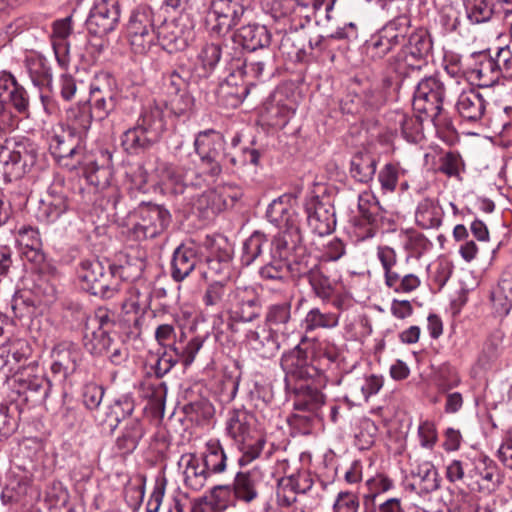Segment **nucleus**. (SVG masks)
I'll list each match as a JSON object with an SVG mask.
<instances>
[{"label": "nucleus", "instance_id": "obj_55", "mask_svg": "<svg viewBox=\"0 0 512 512\" xmlns=\"http://www.w3.org/2000/svg\"><path fill=\"white\" fill-rule=\"evenodd\" d=\"M291 263L272 259L260 269V276L267 280H284L288 277Z\"/></svg>", "mask_w": 512, "mask_h": 512}, {"label": "nucleus", "instance_id": "obj_24", "mask_svg": "<svg viewBox=\"0 0 512 512\" xmlns=\"http://www.w3.org/2000/svg\"><path fill=\"white\" fill-rule=\"evenodd\" d=\"M236 42L248 51L269 49L271 34L267 28L259 24H249L242 26L234 35Z\"/></svg>", "mask_w": 512, "mask_h": 512}, {"label": "nucleus", "instance_id": "obj_51", "mask_svg": "<svg viewBox=\"0 0 512 512\" xmlns=\"http://www.w3.org/2000/svg\"><path fill=\"white\" fill-rule=\"evenodd\" d=\"M267 244L266 237L259 233H253L243 244L241 261L244 265L252 264L262 253L263 247Z\"/></svg>", "mask_w": 512, "mask_h": 512}, {"label": "nucleus", "instance_id": "obj_2", "mask_svg": "<svg viewBox=\"0 0 512 512\" xmlns=\"http://www.w3.org/2000/svg\"><path fill=\"white\" fill-rule=\"evenodd\" d=\"M448 92V85L439 78H425L416 87L413 108L429 117L435 126H442L445 124L442 118V105Z\"/></svg>", "mask_w": 512, "mask_h": 512}, {"label": "nucleus", "instance_id": "obj_28", "mask_svg": "<svg viewBox=\"0 0 512 512\" xmlns=\"http://www.w3.org/2000/svg\"><path fill=\"white\" fill-rule=\"evenodd\" d=\"M219 490L227 492L233 490L235 497L246 503L252 502L258 496L256 481L249 472H238L232 485H217L213 487L212 495H215Z\"/></svg>", "mask_w": 512, "mask_h": 512}, {"label": "nucleus", "instance_id": "obj_7", "mask_svg": "<svg viewBox=\"0 0 512 512\" xmlns=\"http://www.w3.org/2000/svg\"><path fill=\"white\" fill-rule=\"evenodd\" d=\"M155 33L152 10L148 7L134 10L127 25V34L135 53H145L154 44Z\"/></svg>", "mask_w": 512, "mask_h": 512}, {"label": "nucleus", "instance_id": "obj_62", "mask_svg": "<svg viewBox=\"0 0 512 512\" xmlns=\"http://www.w3.org/2000/svg\"><path fill=\"white\" fill-rule=\"evenodd\" d=\"M467 13L473 23H483L491 18L493 8L487 0H471L467 5Z\"/></svg>", "mask_w": 512, "mask_h": 512}, {"label": "nucleus", "instance_id": "obj_11", "mask_svg": "<svg viewBox=\"0 0 512 512\" xmlns=\"http://www.w3.org/2000/svg\"><path fill=\"white\" fill-rule=\"evenodd\" d=\"M500 484V475L496 464L487 457H478L471 462L467 474V485L472 490L490 494Z\"/></svg>", "mask_w": 512, "mask_h": 512}, {"label": "nucleus", "instance_id": "obj_14", "mask_svg": "<svg viewBox=\"0 0 512 512\" xmlns=\"http://www.w3.org/2000/svg\"><path fill=\"white\" fill-rule=\"evenodd\" d=\"M432 50V40L428 33L424 30H419L412 33L408 42L402 47L397 55L399 62H402L405 67L411 69H418L424 62Z\"/></svg>", "mask_w": 512, "mask_h": 512}, {"label": "nucleus", "instance_id": "obj_56", "mask_svg": "<svg viewBox=\"0 0 512 512\" xmlns=\"http://www.w3.org/2000/svg\"><path fill=\"white\" fill-rule=\"evenodd\" d=\"M377 258L379 259L385 276V282H392L396 278L397 255L393 248L389 246H380L377 249Z\"/></svg>", "mask_w": 512, "mask_h": 512}, {"label": "nucleus", "instance_id": "obj_37", "mask_svg": "<svg viewBox=\"0 0 512 512\" xmlns=\"http://www.w3.org/2000/svg\"><path fill=\"white\" fill-rule=\"evenodd\" d=\"M44 127L42 130L45 132V136L49 143V150L51 154L59 161L66 158H73L78 154L76 146L67 143L61 136L53 133V121L43 120Z\"/></svg>", "mask_w": 512, "mask_h": 512}, {"label": "nucleus", "instance_id": "obj_45", "mask_svg": "<svg viewBox=\"0 0 512 512\" xmlns=\"http://www.w3.org/2000/svg\"><path fill=\"white\" fill-rule=\"evenodd\" d=\"M275 64V54L270 50H263L261 56H251L244 62V73L260 78L265 70L272 71Z\"/></svg>", "mask_w": 512, "mask_h": 512}, {"label": "nucleus", "instance_id": "obj_16", "mask_svg": "<svg viewBox=\"0 0 512 512\" xmlns=\"http://www.w3.org/2000/svg\"><path fill=\"white\" fill-rule=\"evenodd\" d=\"M307 222L311 229L320 236L330 234L336 224L334 209L323 203L318 197L310 198L305 205Z\"/></svg>", "mask_w": 512, "mask_h": 512}, {"label": "nucleus", "instance_id": "obj_59", "mask_svg": "<svg viewBox=\"0 0 512 512\" xmlns=\"http://www.w3.org/2000/svg\"><path fill=\"white\" fill-rule=\"evenodd\" d=\"M203 343L204 339L197 336L192 338L184 348L171 346L170 350L179 357L184 366H189L194 362L197 353L203 346Z\"/></svg>", "mask_w": 512, "mask_h": 512}, {"label": "nucleus", "instance_id": "obj_41", "mask_svg": "<svg viewBox=\"0 0 512 512\" xmlns=\"http://www.w3.org/2000/svg\"><path fill=\"white\" fill-rule=\"evenodd\" d=\"M504 334L501 331H495L489 335L483 344L481 353L478 356V364L482 368L489 367L495 362L502 353Z\"/></svg>", "mask_w": 512, "mask_h": 512}, {"label": "nucleus", "instance_id": "obj_38", "mask_svg": "<svg viewBox=\"0 0 512 512\" xmlns=\"http://www.w3.org/2000/svg\"><path fill=\"white\" fill-rule=\"evenodd\" d=\"M415 221L423 229L438 227L441 223V209L432 199L422 200L416 209Z\"/></svg>", "mask_w": 512, "mask_h": 512}, {"label": "nucleus", "instance_id": "obj_9", "mask_svg": "<svg viewBox=\"0 0 512 512\" xmlns=\"http://www.w3.org/2000/svg\"><path fill=\"white\" fill-rule=\"evenodd\" d=\"M224 138L221 133L208 129L198 133L194 147L202 163L209 166V174L218 176L221 171V156L224 149Z\"/></svg>", "mask_w": 512, "mask_h": 512}, {"label": "nucleus", "instance_id": "obj_23", "mask_svg": "<svg viewBox=\"0 0 512 512\" xmlns=\"http://www.w3.org/2000/svg\"><path fill=\"white\" fill-rule=\"evenodd\" d=\"M302 241L299 227L281 230L272 240L270 258L290 262L291 254L300 249Z\"/></svg>", "mask_w": 512, "mask_h": 512}, {"label": "nucleus", "instance_id": "obj_47", "mask_svg": "<svg viewBox=\"0 0 512 512\" xmlns=\"http://www.w3.org/2000/svg\"><path fill=\"white\" fill-rule=\"evenodd\" d=\"M339 316L336 313H323L319 308L309 310L304 318L306 331H313L319 328H334L338 325Z\"/></svg>", "mask_w": 512, "mask_h": 512}, {"label": "nucleus", "instance_id": "obj_8", "mask_svg": "<svg viewBox=\"0 0 512 512\" xmlns=\"http://www.w3.org/2000/svg\"><path fill=\"white\" fill-rule=\"evenodd\" d=\"M245 340L249 347L262 358H272L279 349L290 343V339L282 332L267 325H262L250 329L245 334Z\"/></svg>", "mask_w": 512, "mask_h": 512}, {"label": "nucleus", "instance_id": "obj_15", "mask_svg": "<svg viewBox=\"0 0 512 512\" xmlns=\"http://www.w3.org/2000/svg\"><path fill=\"white\" fill-rule=\"evenodd\" d=\"M244 12L241 4L233 0H212L210 15L216 22L212 26V31L217 34L227 33L239 23Z\"/></svg>", "mask_w": 512, "mask_h": 512}, {"label": "nucleus", "instance_id": "obj_64", "mask_svg": "<svg viewBox=\"0 0 512 512\" xmlns=\"http://www.w3.org/2000/svg\"><path fill=\"white\" fill-rule=\"evenodd\" d=\"M501 78L512 79V52L509 47L499 48L493 57Z\"/></svg>", "mask_w": 512, "mask_h": 512}, {"label": "nucleus", "instance_id": "obj_46", "mask_svg": "<svg viewBox=\"0 0 512 512\" xmlns=\"http://www.w3.org/2000/svg\"><path fill=\"white\" fill-rule=\"evenodd\" d=\"M493 306L499 314L506 315L512 308V278L500 280L491 296Z\"/></svg>", "mask_w": 512, "mask_h": 512}, {"label": "nucleus", "instance_id": "obj_35", "mask_svg": "<svg viewBox=\"0 0 512 512\" xmlns=\"http://www.w3.org/2000/svg\"><path fill=\"white\" fill-rule=\"evenodd\" d=\"M66 209V197L55 189H50L45 197L41 198L39 201V217H42L47 221H54L64 213Z\"/></svg>", "mask_w": 512, "mask_h": 512}, {"label": "nucleus", "instance_id": "obj_42", "mask_svg": "<svg viewBox=\"0 0 512 512\" xmlns=\"http://www.w3.org/2000/svg\"><path fill=\"white\" fill-rule=\"evenodd\" d=\"M110 331L88 329L85 327L84 346L91 353L101 355L109 352L113 344V340L109 336Z\"/></svg>", "mask_w": 512, "mask_h": 512}, {"label": "nucleus", "instance_id": "obj_21", "mask_svg": "<svg viewBox=\"0 0 512 512\" xmlns=\"http://www.w3.org/2000/svg\"><path fill=\"white\" fill-rule=\"evenodd\" d=\"M178 465L183 470L186 487L194 491H200L211 475L195 453L183 454Z\"/></svg>", "mask_w": 512, "mask_h": 512}, {"label": "nucleus", "instance_id": "obj_5", "mask_svg": "<svg viewBox=\"0 0 512 512\" xmlns=\"http://www.w3.org/2000/svg\"><path fill=\"white\" fill-rule=\"evenodd\" d=\"M137 214L138 220L131 229L137 240L156 238L168 228L171 222L169 211L159 205H142Z\"/></svg>", "mask_w": 512, "mask_h": 512}, {"label": "nucleus", "instance_id": "obj_25", "mask_svg": "<svg viewBox=\"0 0 512 512\" xmlns=\"http://www.w3.org/2000/svg\"><path fill=\"white\" fill-rule=\"evenodd\" d=\"M153 288L151 283L144 281L134 282L127 289L126 298L121 306L125 313L145 312L151 306Z\"/></svg>", "mask_w": 512, "mask_h": 512}, {"label": "nucleus", "instance_id": "obj_18", "mask_svg": "<svg viewBox=\"0 0 512 512\" xmlns=\"http://www.w3.org/2000/svg\"><path fill=\"white\" fill-rule=\"evenodd\" d=\"M281 367L287 381L307 380L317 374V369L309 363L307 352L299 344L282 356Z\"/></svg>", "mask_w": 512, "mask_h": 512}, {"label": "nucleus", "instance_id": "obj_48", "mask_svg": "<svg viewBox=\"0 0 512 512\" xmlns=\"http://www.w3.org/2000/svg\"><path fill=\"white\" fill-rule=\"evenodd\" d=\"M154 174L159 182L166 186H178L183 182L182 171L166 160H156Z\"/></svg>", "mask_w": 512, "mask_h": 512}, {"label": "nucleus", "instance_id": "obj_63", "mask_svg": "<svg viewBox=\"0 0 512 512\" xmlns=\"http://www.w3.org/2000/svg\"><path fill=\"white\" fill-rule=\"evenodd\" d=\"M358 496L349 491H341L338 493L334 504V512H358L359 510Z\"/></svg>", "mask_w": 512, "mask_h": 512}, {"label": "nucleus", "instance_id": "obj_19", "mask_svg": "<svg viewBox=\"0 0 512 512\" xmlns=\"http://www.w3.org/2000/svg\"><path fill=\"white\" fill-rule=\"evenodd\" d=\"M312 484V479L306 473L281 478L276 491L277 504L281 507H290L296 502L297 495L306 493Z\"/></svg>", "mask_w": 512, "mask_h": 512}, {"label": "nucleus", "instance_id": "obj_49", "mask_svg": "<svg viewBox=\"0 0 512 512\" xmlns=\"http://www.w3.org/2000/svg\"><path fill=\"white\" fill-rule=\"evenodd\" d=\"M236 445L242 453V456L239 458V464L244 466L260 456L265 445V439L257 432L253 436H250L248 440H245L243 443H237Z\"/></svg>", "mask_w": 512, "mask_h": 512}, {"label": "nucleus", "instance_id": "obj_22", "mask_svg": "<svg viewBox=\"0 0 512 512\" xmlns=\"http://www.w3.org/2000/svg\"><path fill=\"white\" fill-rule=\"evenodd\" d=\"M266 215L269 221L279 226L281 230L299 227L296 210L288 196L273 200L267 208Z\"/></svg>", "mask_w": 512, "mask_h": 512}, {"label": "nucleus", "instance_id": "obj_50", "mask_svg": "<svg viewBox=\"0 0 512 512\" xmlns=\"http://www.w3.org/2000/svg\"><path fill=\"white\" fill-rule=\"evenodd\" d=\"M409 27V20L407 17H398L397 19L389 22L381 30L386 40L389 42L391 49L400 45L405 41L406 33Z\"/></svg>", "mask_w": 512, "mask_h": 512}, {"label": "nucleus", "instance_id": "obj_61", "mask_svg": "<svg viewBox=\"0 0 512 512\" xmlns=\"http://www.w3.org/2000/svg\"><path fill=\"white\" fill-rule=\"evenodd\" d=\"M114 314L105 307H99L95 310L93 316L87 319L86 326L88 329H98L111 331L114 327Z\"/></svg>", "mask_w": 512, "mask_h": 512}, {"label": "nucleus", "instance_id": "obj_58", "mask_svg": "<svg viewBox=\"0 0 512 512\" xmlns=\"http://www.w3.org/2000/svg\"><path fill=\"white\" fill-rule=\"evenodd\" d=\"M221 55L222 48L220 43H206L202 46L198 54V60L203 69L212 71L220 61Z\"/></svg>", "mask_w": 512, "mask_h": 512}, {"label": "nucleus", "instance_id": "obj_20", "mask_svg": "<svg viewBox=\"0 0 512 512\" xmlns=\"http://www.w3.org/2000/svg\"><path fill=\"white\" fill-rule=\"evenodd\" d=\"M254 416L244 409H235L229 413L226 421V433L235 444L243 443L257 431Z\"/></svg>", "mask_w": 512, "mask_h": 512}, {"label": "nucleus", "instance_id": "obj_3", "mask_svg": "<svg viewBox=\"0 0 512 512\" xmlns=\"http://www.w3.org/2000/svg\"><path fill=\"white\" fill-rule=\"evenodd\" d=\"M81 287L93 295L111 298L119 290L112 266L107 268L99 260H84L78 269Z\"/></svg>", "mask_w": 512, "mask_h": 512}, {"label": "nucleus", "instance_id": "obj_39", "mask_svg": "<svg viewBox=\"0 0 512 512\" xmlns=\"http://www.w3.org/2000/svg\"><path fill=\"white\" fill-rule=\"evenodd\" d=\"M144 261L137 256L127 255L124 263L112 266V271L115 274V279H119L131 282L143 281L141 279L142 272L144 270Z\"/></svg>", "mask_w": 512, "mask_h": 512}, {"label": "nucleus", "instance_id": "obj_40", "mask_svg": "<svg viewBox=\"0 0 512 512\" xmlns=\"http://www.w3.org/2000/svg\"><path fill=\"white\" fill-rule=\"evenodd\" d=\"M144 435V429L138 419H130L126 422L121 436L117 439V447L126 453L136 449Z\"/></svg>", "mask_w": 512, "mask_h": 512}, {"label": "nucleus", "instance_id": "obj_13", "mask_svg": "<svg viewBox=\"0 0 512 512\" xmlns=\"http://www.w3.org/2000/svg\"><path fill=\"white\" fill-rule=\"evenodd\" d=\"M294 294L289 293L281 301L271 302L267 305L264 314V322L282 332L290 340L296 338V330L292 318V302Z\"/></svg>", "mask_w": 512, "mask_h": 512}, {"label": "nucleus", "instance_id": "obj_52", "mask_svg": "<svg viewBox=\"0 0 512 512\" xmlns=\"http://www.w3.org/2000/svg\"><path fill=\"white\" fill-rule=\"evenodd\" d=\"M229 291L222 281H214L206 288L202 301L207 307L222 306L225 309V301Z\"/></svg>", "mask_w": 512, "mask_h": 512}, {"label": "nucleus", "instance_id": "obj_29", "mask_svg": "<svg viewBox=\"0 0 512 512\" xmlns=\"http://www.w3.org/2000/svg\"><path fill=\"white\" fill-rule=\"evenodd\" d=\"M383 384L384 380L381 376L357 377L347 384V393L354 401H367L370 396L380 391Z\"/></svg>", "mask_w": 512, "mask_h": 512}, {"label": "nucleus", "instance_id": "obj_33", "mask_svg": "<svg viewBox=\"0 0 512 512\" xmlns=\"http://www.w3.org/2000/svg\"><path fill=\"white\" fill-rule=\"evenodd\" d=\"M325 402V396L317 388L299 384L294 388V408L301 411H315Z\"/></svg>", "mask_w": 512, "mask_h": 512}, {"label": "nucleus", "instance_id": "obj_17", "mask_svg": "<svg viewBox=\"0 0 512 512\" xmlns=\"http://www.w3.org/2000/svg\"><path fill=\"white\" fill-rule=\"evenodd\" d=\"M358 210L360 218L357 228L360 230L367 225L363 233L359 232L362 239L371 238L376 234L379 223L382 220L381 208L376 197L370 192H363L358 197Z\"/></svg>", "mask_w": 512, "mask_h": 512}, {"label": "nucleus", "instance_id": "obj_30", "mask_svg": "<svg viewBox=\"0 0 512 512\" xmlns=\"http://www.w3.org/2000/svg\"><path fill=\"white\" fill-rule=\"evenodd\" d=\"M202 460L210 474H222L227 470L228 458L219 439L211 438L205 443Z\"/></svg>", "mask_w": 512, "mask_h": 512}, {"label": "nucleus", "instance_id": "obj_54", "mask_svg": "<svg viewBox=\"0 0 512 512\" xmlns=\"http://www.w3.org/2000/svg\"><path fill=\"white\" fill-rule=\"evenodd\" d=\"M230 264L227 260H220L218 258H209L206 262V269L202 271V276L205 280L222 281L228 276Z\"/></svg>", "mask_w": 512, "mask_h": 512}, {"label": "nucleus", "instance_id": "obj_26", "mask_svg": "<svg viewBox=\"0 0 512 512\" xmlns=\"http://www.w3.org/2000/svg\"><path fill=\"white\" fill-rule=\"evenodd\" d=\"M199 262L195 247L188 245L179 246L173 253L171 263V276L176 282L186 279L197 267Z\"/></svg>", "mask_w": 512, "mask_h": 512}, {"label": "nucleus", "instance_id": "obj_10", "mask_svg": "<svg viewBox=\"0 0 512 512\" xmlns=\"http://www.w3.org/2000/svg\"><path fill=\"white\" fill-rule=\"evenodd\" d=\"M192 38V28L182 18L164 21L155 33V40L169 53L184 50Z\"/></svg>", "mask_w": 512, "mask_h": 512}, {"label": "nucleus", "instance_id": "obj_1", "mask_svg": "<svg viewBox=\"0 0 512 512\" xmlns=\"http://www.w3.org/2000/svg\"><path fill=\"white\" fill-rule=\"evenodd\" d=\"M165 130L162 109L149 105L142 110L136 126L124 133L123 145L127 150L148 149L161 139Z\"/></svg>", "mask_w": 512, "mask_h": 512}, {"label": "nucleus", "instance_id": "obj_53", "mask_svg": "<svg viewBox=\"0 0 512 512\" xmlns=\"http://www.w3.org/2000/svg\"><path fill=\"white\" fill-rule=\"evenodd\" d=\"M193 104V97L188 93V91H184L170 95L166 102V107L172 114L180 117L187 115L192 110Z\"/></svg>", "mask_w": 512, "mask_h": 512}, {"label": "nucleus", "instance_id": "obj_31", "mask_svg": "<svg viewBox=\"0 0 512 512\" xmlns=\"http://www.w3.org/2000/svg\"><path fill=\"white\" fill-rule=\"evenodd\" d=\"M456 108L463 118L477 121L484 114L485 101L477 91L470 89L459 95Z\"/></svg>", "mask_w": 512, "mask_h": 512}, {"label": "nucleus", "instance_id": "obj_44", "mask_svg": "<svg viewBox=\"0 0 512 512\" xmlns=\"http://www.w3.org/2000/svg\"><path fill=\"white\" fill-rule=\"evenodd\" d=\"M414 477L419 479V486L422 492L430 493L436 491L440 487L439 474L435 466L424 461L416 467V471L412 472Z\"/></svg>", "mask_w": 512, "mask_h": 512}, {"label": "nucleus", "instance_id": "obj_60", "mask_svg": "<svg viewBox=\"0 0 512 512\" xmlns=\"http://www.w3.org/2000/svg\"><path fill=\"white\" fill-rule=\"evenodd\" d=\"M469 459H453L446 466V478L450 483L467 482L468 470L471 468Z\"/></svg>", "mask_w": 512, "mask_h": 512}, {"label": "nucleus", "instance_id": "obj_34", "mask_svg": "<svg viewBox=\"0 0 512 512\" xmlns=\"http://www.w3.org/2000/svg\"><path fill=\"white\" fill-rule=\"evenodd\" d=\"M307 280L314 295L323 301L330 300L336 291V282L325 272L323 266L318 270H306Z\"/></svg>", "mask_w": 512, "mask_h": 512}, {"label": "nucleus", "instance_id": "obj_57", "mask_svg": "<svg viewBox=\"0 0 512 512\" xmlns=\"http://www.w3.org/2000/svg\"><path fill=\"white\" fill-rule=\"evenodd\" d=\"M400 169L398 164L387 163L378 173V181L381 190L385 193H393L396 190L399 180Z\"/></svg>", "mask_w": 512, "mask_h": 512}, {"label": "nucleus", "instance_id": "obj_12", "mask_svg": "<svg viewBox=\"0 0 512 512\" xmlns=\"http://www.w3.org/2000/svg\"><path fill=\"white\" fill-rule=\"evenodd\" d=\"M119 18L116 0H99L91 8L86 25L91 34L105 36L116 28Z\"/></svg>", "mask_w": 512, "mask_h": 512}, {"label": "nucleus", "instance_id": "obj_32", "mask_svg": "<svg viewBox=\"0 0 512 512\" xmlns=\"http://www.w3.org/2000/svg\"><path fill=\"white\" fill-rule=\"evenodd\" d=\"M377 161L369 152H357L350 162V175L360 183H369L374 178Z\"/></svg>", "mask_w": 512, "mask_h": 512}, {"label": "nucleus", "instance_id": "obj_4", "mask_svg": "<svg viewBox=\"0 0 512 512\" xmlns=\"http://www.w3.org/2000/svg\"><path fill=\"white\" fill-rule=\"evenodd\" d=\"M116 81L108 73H99L90 85V118L105 119L116 106Z\"/></svg>", "mask_w": 512, "mask_h": 512}, {"label": "nucleus", "instance_id": "obj_36", "mask_svg": "<svg viewBox=\"0 0 512 512\" xmlns=\"http://www.w3.org/2000/svg\"><path fill=\"white\" fill-rule=\"evenodd\" d=\"M52 357V371L54 373H63L66 376L75 371L79 353L72 346L61 344L53 350Z\"/></svg>", "mask_w": 512, "mask_h": 512}, {"label": "nucleus", "instance_id": "obj_6", "mask_svg": "<svg viewBox=\"0 0 512 512\" xmlns=\"http://www.w3.org/2000/svg\"><path fill=\"white\" fill-rule=\"evenodd\" d=\"M225 310L233 322H252L260 316L259 298L250 288L229 290Z\"/></svg>", "mask_w": 512, "mask_h": 512}, {"label": "nucleus", "instance_id": "obj_27", "mask_svg": "<svg viewBox=\"0 0 512 512\" xmlns=\"http://www.w3.org/2000/svg\"><path fill=\"white\" fill-rule=\"evenodd\" d=\"M35 65H39L41 68V71H34V86H37L39 90L40 108L43 113L51 116L56 112V105L50 96L51 68L45 64L41 56L34 57Z\"/></svg>", "mask_w": 512, "mask_h": 512}, {"label": "nucleus", "instance_id": "obj_43", "mask_svg": "<svg viewBox=\"0 0 512 512\" xmlns=\"http://www.w3.org/2000/svg\"><path fill=\"white\" fill-rule=\"evenodd\" d=\"M471 76L478 81L481 87H491L496 84L501 76L493 57H485L472 70Z\"/></svg>", "mask_w": 512, "mask_h": 512}]
</instances>
